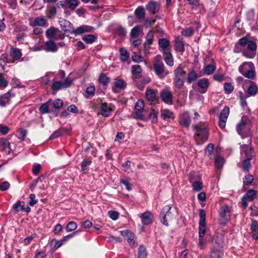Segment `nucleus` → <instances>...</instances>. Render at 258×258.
I'll return each mask as SVG.
<instances>
[{"mask_svg":"<svg viewBox=\"0 0 258 258\" xmlns=\"http://www.w3.org/2000/svg\"><path fill=\"white\" fill-rule=\"evenodd\" d=\"M226 106L224 107L219 116V125L221 128H224L226 126Z\"/></svg>","mask_w":258,"mask_h":258,"instance_id":"obj_27","label":"nucleus"},{"mask_svg":"<svg viewBox=\"0 0 258 258\" xmlns=\"http://www.w3.org/2000/svg\"><path fill=\"white\" fill-rule=\"evenodd\" d=\"M96 39V37L93 34L86 35L82 38V40L87 44L92 43Z\"/></svg>","mask_w":258,"mask_h":258,"instance_id":"obj_40","label":"nucleus"},{"mask_svg":"<svg viewBox=\"0 0 258 258\" xmlns=\"http://www.w3.org/2000/svg\"><path fill=\"white\" fill-rule=\"evenodd\" d=\"M159 47L163 49V52L165 50H171L169 47V41L165 38H160L159 40Z\"/></svg>","mask_w":258,"mask_h":258,"instance_id":"obj_28","label":"nucleus"},{"mask_svg":"<svg viewBox=\"0 0 258 258\" xmlns=\"http://www.w3.org/2000/svg\"><path fill=\"white\" fill-rule=\"evenodd\" d=\"M77 228V223L74 221H71L67 225L66 230L67 232H70L75 230Z\"/></svg>","mask_w":258,"mask_h":258,"instance_id":"obj_45","label":"nucleus"},{"mask_svg":"<svg viewBox=\"0 0 258 258\" xmlns=\"http://www.w3.org/2000/svg\"><path fill=\"white\" fill-rule=\"evenodd\" d=\"M254 67L251 62H244L239 67V71L245 77L252 79L254 76Z\"/></svg>","mask_w":258,"mask_h":258,"instance_id":"obj_7","label":"nucleus"},{"mask_svg":"<svg viewBox=\"0 0 258 258\" xmlns=\"http://www.w3.org/2000/svg\"><path fill=\"white\" fill-rule=\"evenodd\" d=\"M56 13V9L54 7H51L46 12V15L48 18H52Z\"/></svg>","mask_w":258,"mask_h":258,"instance_id":"obj_54","label":"nucleus"},{"mask_svg":"<svg viewBox=\"0 0 258 258\" xmlns=\"http://www.w3.org/2000/svg\"><path fill=\"white\" fill-rule=\"evenodd\" d=\"M216 69V63L213 59H211L210 64L205 66L204 68V74L207 75H210L213 74Z\"/></svg>","mask_w":258,"mask_h":258,"instance_id":"obj_21","label":"nucleus"},{"mask_svg":"<svg viewBox=\"0 0 258 258\" xmlns=\"http://www.w3.org/2000/svg\"><path fill=\"white\" fill-rule=\"evenodd\" d=\"M256 192L253 189H250L247 191L246 193V198H247L249 201H252L255 197Z\"/></svg>","mask_w":258,"mask_h":258,"instance_id":"obj_56","label":"nucleus"},{"mask_svg":"<svg viewBox=\"0 0 258 258\" xmlns=\"http://www.w3.org/2000/svg\"><path fill=\"white\" fill-rule=\"evenodd\" d=\"M142 68L140 66L136 64L132 66V72L136 79L142 76Z\"/></svg>","mask_w":258,"mask_h":258,"instance_id":"obj_26","label":"nucleus"},{"mask_svg":"<svg viewBox=\"0 0 258 258\" xmlns=\"http://www.w3.org/2000/svg\"><path fill=\"white\" fill-rule=\"evenodd\" d=\"M95 87L94 86H90L87 87L86 89V93L88 95L87 97L89 98V97H92L94 95L95 92Z\"/></svg>","mask_w":258,"mask_h":258,"instance_id":"obj_63","label":"nucleus"},{"mask_svg":"<svg viewBox=\"0 0 258 258\" xmlns=\"http://www.w3.org/2000/svg\"><path fill=\"white\" fill-rule=\"evenodd\" d=\"M219 222L221 224H226V208L222 207L220 212Z\"/></svg>","mask_w":258,"mask_h":258,"instance_id":"obj_37","label":"nucleus"},{"mask_svg":"<svg viewBox=\"0 0 258 258\" xmlns=\"http://www.w3.org/2000/svg\"><path fill=\"white\" fill-rule=\"evenodd\" d=\"M138 258H147V252L146 248L142 245H140L138 249Z\"/></svg>","mask_w":258,"mask_h":258,"instance_id":"obj_39","label":"nucleus"},{"mask_svg":"<svg viewBox=\"0 0 258 258\" xmlns=\"http://www.w3.org/2000/svg\"><path fill=\"white\" fill-rule=\"evenodd\" d=\"M161 117L164 120H166L167 119H173L174 116L173 113L171 111L167 109H165L161 110Z\"/></svg>","mask_w":258,"mask_h":258,"instance_id":"obj_23","label":"nucleus"},{"mask_svg":"<svg viewBox=\"0 0 258 258\" xmlns=\"http://www.w3.org/2000/svg\"><path fill=\"white\" fill-rule=\"evenodd\" d=\"M153 70L157 77L160 79H164L169 74L164 67L160 55H157L153 61Z\"/></svg>","mask_w":258,"mask_h":258,"instance_id":"obj_4","label":"nucleus"},{"mask_svg":"<svg viewBox=\"0 0 258 258\" xmlns=\"http://www.w3.org/2000/svg\"><path fill=\"white\" fill-rule=\"evenodd\" d=\"M200 220L199 227V235L200 238H202L206 233V212L204 209L199 211Z\"/></svg>","mask_w":258,"mask_h":258,"instance_id":"obj_9","label":"nucleus"},{"mask_svg":"<svg viewBox=\"0 0 258 258\" xmlns=\"http://www.w3.org/2000/svg\"><path fill=\"white\" fill-rule=\"evenodd\" d=\"M44 49L47 51L53 52H55L57 50L56 44L51 40L47 41L45 43V48Z\"/></svg>","mask_w":258,"mask_h":258,"instance_id":"obj_22","label":"nucleus"},{"mask_svg":"<svg viewBox=\"0 0 258 258\" xmlns=\"http://www.w3.org/2000/svg\"><path fill=\"white\" fill-rule=\"evenodd\" d=\"M175 46V50L181 53H182L185 50L183 42L179 39L176 40Z\"/></svg>","mask_w":258,"mask_h":258,"instance_id":"obj_33","label":"nucleus"},{"mask_svg":"<svg viewBox=\"0 0 258 258\" xmlns=\"http://www.w3.org/2000/svg\"><path fill=\"white\" fill-rule=\"evenodd\" d=\"M95 30V28L89 25H83L77 27L76 29L73 30L71 33L75 35H80L85 33L93 32Z\"/></svg>","mask_w":258,"mask_h":258,"instance_id":"obj_12","label":"nucleus"},{"mask_svg":"<svg viewBox=\"0 0 258 258\" xmlns=\"http://www.w3.org/2000/svg\"><path fill=\"white\" fill-rule=\"evenodd\" d=\"M39 111L42 114L48 113L49 111V102L42 104L39 108Z\"/></svg>","mask_w":258,"mask_h":258,"instance_id":"obj_52","label":"nucleus"},{"mask_svg":"<svg viewBox=\"0 0 258 258\" xmlns=\"http://www.w3.org/2000/svg\"><path fill=\"white\" fill-rule=\"evenodd\" d=\"M197 85L201 89V90L199 92L201 93H205L209 87V81L205 78L200 79L198 81Z\"/></svg>","mask_w":258,"mask_h":258,"instance_id":"obj_20","label":"nucleus"},{"mask_svg":"<svg viewBox=\"0 0 258 258\" xmlns=\"http://www.w3.org/2000/svg\"><path fill=\"white\" fill-rule=\"evenodd\" d=\"M142 223L144 225H148L151 224L153 221V215L150 212L147 211L141 215Z\"/></svg>","mask_w":258,"mask_h":258,"instance_id":"obj_18","label":"nucleus"},{"mask_svg":"<svg viewBox=\"0 0 258 258\" xmlns=\"http://www.w3.org/2000/svg\"><path fill=\"white\" fill-rule=\"evenodd\" d=\"M120 183L125 186L127 190H131L132 189L131 184L128 180L126 179H121L120 180Z\"/></svg>","mask_w":258,"mask_h":258,"instance_id":"obj_64","label":"nucleus"},{"mask_svg":"<svg viewBox=\"0 0 258 258\" xmlns=\"http://www.w3.org/2000/svg\"><path fill=\"white\" fill-rule=\"evenodd\" d=\"M135 109L137 111H142L144 108V102L142 100H139L135 104Z\"/></svg>","mask_w":258,"mask_h":258,"instance_id":"obj_60","label":"nucleus"},{"mask_svg":"<svg viewBox=\"0 0 258 258\" xmlns=\"http://www.w3.org/2000/svg\"><path fill=\"white\" fill-rule=\"evenodd\" d=\"M223 256V252H222L220 249L216 248L215 246L211 251L210 258H222Z\"/></svg>","mask_w":258,"mask_h":258,"instance_id":"obj_35","label":"nucleus"},{"mask_svg":"<svg viewBox=\"0 0 258 258\" xmlns=\"http://www.w3.org/2000/svg\"><path fill=\"white\" fill-rule=\"evenodd\" d=\"M146 97L150 102H153L156 98V92L153 89H149L146 91Z\"/></svg>","mask_w":258,"mask_h":258,"instance_id":"obj_34","label":"nucleus"},{"mask_svg":"<svg viewBox=\"0 0 258 258\" xmlns=\"http://www.w3.org/2000/svg\"><path fill=\"white\" fill-rule=\"evenodd\" d=\"M250 229L252 232V238L256 240L258 238V222L257 221H252Z\"/></svg>","mask_w":258,"mask_h":258,"instance_id":"obj_25","label":"nucleus"},{"mask_svg":"<svg viewBox=\"0 0 258 258\" xmlns=\"http://www.w3.org/2000/svg\"><path fill=\"white\" fill-rule=\"evenodd\" d=\"M58 31V29L54 27H51L48 29L45 32L46 36L48 38H54L56 36V33Z\"/></svg>","mask_w":258,"mask_h":258,"instance_id":"obj_30","label":"nucleus"},{"mask_svg":"<svg viewBox=\"0 0 258 258\" xmlns=\"http://www.w3.org/2000/svg\"><path fill=\"white\" fill-rule=\"evenodd\" d=\"M253 180V176L251 174H247L243 179V183L244 185H249L252 182Z\"/></svg>","mask_w":258,"mask_h":258,"instance_id":"obj_53","label":"nucleus"},{"mask_svg":"<svg viewBox=\"0 0 258 258\" xmlns=\"http://www.w3.org/2000/svg\"><path fill=\"white\" fill-rule=\"evenodd\" d=\"M14 96L11 90L3 95H0V106L4 107L7 104H9L11 98L14 97Z\"/></svg>","mask_w":258,"mask_h":258,"instance_id":"obj_15","label":"nucleus"},{"mask_svg":"<svg viewBox=\"0 0 258 258\" xmlns=\"http://www.w3.org/2000/svg\"><path fill=\"white\" fill-rule=\"evenodd\" d=\"M252 124L250 119L247 116L242 117L241 121L237 125V131L242 139L252 138L253 131L251 130Z\"/></svg>","mask_w":258,"mask_h":258,"instance_id":"obj_2","label":"nucleus"},{"mask_svg":"<svg viewBox=\"0 0 258 258\" xmlns=\"http://www.w3.org/2000/svg\"><path fill=\"white\" fill-rule=\"evenodd\" d=\"M30 25L32 26H42V27H47L48 24L46 19L44 16L37 17L31 22Z\"/></svg>","mask_w":258,"mask_h":258,"instance_id":"obj_16","label":"nucleus"},{"mask_svg":"<svg viewBox=\"0 0 258 258\" xmlns=\"http://www.w3.org/2000/svg\"><path fill=\"white\" fill-rule=\"evenodd\" d=\"M25 203L23 201H18L16 204H15L13 207V210L16 212H18L22 210L23 207H24Z\"/></svg>","mask_w":258,"mask_h":258,"instance_id":"obj_46","label":"nucleus"},{"mask_svg":"<svg viewBox=\"0 0 258 258\" xmlns=\"http://www.w3.org/2000/svg\"><path fill=\"white\" fill-rule=\"evenodd\" d=\"M191 122V118L187 111L183 112L180 116V124L186 127H188Z\"/></svg>","mask_w":258,"mask_h":258,"instance_id":"obj_14","label":"nucleus"},{"mask_svg":"<svg viewBox=\"0 0 258 258\" xmlns=\"http://www.w3.org/2000/svg\"><path fill=\"white\" fill-rule=\"evenodd\" d=\"M140 27L139 26H137L132 28L131 32L130 33L131 37L132 39L137 38L140 33Z\"/></svg>","mask_w":258,"mask_h":258,"instance_id":"obj_42","label":"nucleus"},{"mask_svg":"<svg viewBox=\"0 0 258 258\" xmlns=\"http://www.w3.org/2000/svg\"><path fill=\"white\" fill-rule=\"evenodd\" d=\"M72 83V80L67 78L63 82L59 81H53L51 86V89L54 91H57L61 89H65L71 86Z\"/></svg>","mask_w":258,"mask_h":258,"instance_id":"obj_10","label":"nucleus"},{"mask_svg":"<svg viewBox=\"0 0 258 258\" xmlns=\"http://www.w3.org/2000/svg\"><path fill=\"white\" fill-rule=\"evenodd\" d=\"M239 43L242 47H246L242 52L244 56L248 58L254 57L257 49L255 42L249 40L247 37H243L239 39Z\"/></svg>","mask_w":258,"mask_h":258,"instance_id":"obj_3","label":"nucleus"},{"mask_svg":"<svg viewBox=\"0 0 258 258\" xmlns=\"http://www.w3.org/2000/svg\"><path fill=\"white\" fill-rule=\"evenodd\" d=\"M135 236L134 234L132 232H131L130 234H129L128 236L126 237L127 242L132 246H134L135 245Z\"/></svg>","mask_w":258,"mask_h":258,"instance_id":"obj_62","label":"nucleus"},{"mask_svg":"<svg viewBox=\"0 0 258 258\" xmlns=\"http://www.w3.org/2000/svg\"><path fill=\"white\" fill-rule=\"evenodd\" d=\"M135 15L139 19H142L145 16V10L142 6L138 7L135 11Z\"/></svg>","mask_w":258,"mask_h":258,"instance_id":"obj_29","label":"nucleus"},{"mask_svg":"<svg viewBox=\"0 0 258 258\" xmlns=\"http://www.w3.org/2000/svg\"><path fill=\"white\" fill-rule=\"evenodd\" d=\"M1 144L3 146L4 149L8 153H10L11 151L10 149V143L9 141L7 139L2 140L1 141Z\"/></svg>","mask_w":258,"mask_h":258,"instance_id":"obj_49","label":"nucleus"},{"mask_svg":"<svg viewBox=\"0 0 258 258\" xmlns=\"http://www.w3.org/2000/svg\"><path fill=\"white\" fill-rule=\"evenodd\" d=\"M120 54V59L122 61H125L127 60L129 55L127 51L124 48H121L119 50Z\"/></svg>","mask_w":258,"mask_h":258,"instance_id":"obj_48","label":"nucleus"},{"mask_svg":"<svg viewBox=\"0 0 258 258\" xmlns=\"http://www.w3.org/2000/svg\"><path fill=\"white\" fill-rule=\"evenodd\" d=\"M193 34L194 30L191 27L186 28L181 32V34L185 37L192 36Z\"/></svg>","mask_w":258,"mask_h":258,"instance_id":"obj_51","label":"nucleus"},{"mask_svg":"<svg viewBox=\"0 0 258 258\" xmlns=\"http://www.w3.org/2000/svg\"><path fill=\"white\" fill-rule=\"evenodd\" d=\"M114 84L115 87L119 89H123L126 87V83L122 80H119L116 81Z\"/></svg>","mask_w":258,"mask_h":258,"instance_id":"obj_59","label":"nucleus"},{"mask_svg":"<svg viewBox=\"0 0 258 258\" xmlns=\"http://www.w3.org/2000/svg\"><path fill=\"white\" fill-rule=\"evenodd\" d=\"M252 159H243L242 168L244 171L248 172L251 168L250 161Z\"/></svg>","mask_w":258,"mask_h":258,"instance_id":"obj_38","label":"nucleus"},{"mask_svg":"<svg viewBox=\"0 0 258 258\" xmlns=\"http://www.w3.org/2000/svg\"><path fill=\"white\" fill-rule=\"evenodd\" d=\"M171 208L172 206L171 205L165 206L160 213L161 221L166 226L168 225V221L171 220L173 218V215L170 212Z\"/></svg>","mask_w":258,"mask_h":258,"instance_id":"obj_8","label":"nucleus"},{"mask_svg":"<svg viewBox=\"0 0 258 258\" xmlns=\"http://www.w3.org/2000/svg\"><path fill=\"white\" fill-rule=\"evenodd\" d=\"M92 163V159L91 158H87L84 159L81 163V169L84 171L87 167L89 166Z\"/></svg>","mask_w":258,"mask_h":258,"instance_id":"obj_47","label":"nucleus"},{"mask_svg":"<svg viewBox=\"0 0 258 258\" xmlns=\"http://www.w3.org/2000/svg\"><path fill=\"white\" fill-rule=\"evenodd\" d=\"M171 50H165L163 52V58L166 63L170 66L172 67L174 64L173 58L170 52Z\"/></svg>","mask_w":258,"mask_h":258,"instance_id":"obj_19","label":"nucleus"},{"mask_svg":"<svg viewBox=\"0 0 258 258\" xmlns=\"http://www.w3.org/2000/svg\"><path fill=\"white\" fill-rule=\"evenodd\" d=\"M160 97L164 103L168 104H172L173 95L168 88H165L161 91Z\"/></svg>","mask_w":258,"mask_h":258,"instance_id":"obj_11","label":"nucleus"},{"mask_svg":"<svg viewBox=\"0 0 258 258\" xmlns=\"http://www.w3.org/2000/svg\"><path fill=\"white\" fill-rule=\"evenodd\" d=\"M147 10L151 14L158 13L160 9V4L158 2L151 1L146 6Z\"/></svg>","mask_w":258,"mask_h":258,"instance_id":"obj_13","label":"nucleus"},{"mask_svg":"<svg viewBox=\"0 0 258 258\" xmlns=\"http://www.w3.org/2000/svg\"><path fill=\"white\" fill-rule=\"evenodd\" d=\"M240 154L242 159H252L255 157L254 149L252 146V138H248L247 144L240 145Z\"/></svg>","mask_w":258,"mask_h":258,"instance_id":"obj_5","label":"nucleus"},{"mask_svg":"<svg viewBox=\"0 0 258 258\" xmlns=\"http://www.w3.org/2000/svg\"><path fill=\"white\" fill-rule=\"evenodd\" d=\"M116 34L120 37H124L126 34V31L125 28L119 26L116 28Z\"/></svg>","mask_w":258,"mask_h":258,"instance_id":"obj_58","label":"nucleus"},{"mask_svg":"<svg viewBox=\"0 0 258 258\" xmlns=\"http://www.w3.org/2000/svg\"><path fill=\"white\" fill-rule=\"evenodd\" d=\"M186 72L180 67H178L174 71L173 84L178 89H181L184 85V77Z\"/></svg>","mask_w":258,"mask_h":258,"instance_id":"obj_6","label":"nucleus"},{"mask_svg":"<svg viewBox=\"0 0 258 258\" xmlns=\"http://www.w3.org/2000/svg\"><path fill=\"white\" fill-rule=\"evenodd\" d=\"M154 33L152 30H150L148 32L146 36V41L145 42L148 43L149 44H152L153 41Z\"/></svg>","mask_w":258,"mask_h":258,"instance_id":"obj_57","label":"nucleus"},{"mask_svg":"<svg viewBox=\"0 0 258 258\" xmlns=\"http://www.w3.org/2000/svg\"><path fill=\"white\" fill-rule=\"evenodd\" d=\"M66 3L68 8L74 10L78 6L79 2L78 0H66Z\"/></svg>","mask_w":258,"mask_h":258,"instance_id":"obj_44","label":"nucleus"},{"mask_svg":"<svg viewBox=\"0 0 258 258\" xmlns=\"http://www.w3.org/2000/svg\"><path fill=\"white\" fill-rule=\"evenodd\" d=\"M59 24L64 31H71L73 27L71 23L68 20L62 19L59 21Z\"/></svg>","mask_w":258,"mask_h":258,"instance_id":"obj_24","label":"nucleus"},{"mask_svg":"<svg viewBox=\"0 0 258 258\" xmlns=\"http://www.w3.org/2000/svg\"><path fill=\"white\" fill-rule=\"evenodd\" d=\"M214 145L213 144L210 143L208 145L206 148V152H208V156L211 158L212 157V154L213 153L214 150Z\"/></svg>","mask_w":258,"mask_h":258,"instance_id":"obj_61","label":"nucleus"},{"mask_svg":"<svg viewBox=\"0 0 258 258\" xmlns=\"http://www.w3.org/2000/svg\"><path fill=\"white\" fill-rule=\"evenodd\" d=\"M111 104L109 105L106 102L102 103L100 106L101 114L104 117H108L110 112L112 111L111 108Z\"/></svg>","mask_w":258,"mask_h":258,"instance_id":"obj_17","label":"nucleus"},{"mask_svg":"<svg viewBox=\"0 0 258 258\" xmlns=\"http://www.w3.org/2000/svg\"><path fill=\"white\" fill-rule=\"evenodd\" d=\"M225 160L221 156H217L215 159V165L217 169L221 168L224 163Z\"/></svg>","mask_w":258,"mask_h":258,"instance_id":"obj_41","label":"nucleus"},{"mask_svg":"<svg viewBox=\"0 0 258 258\" xmlns=\"http://www.w3.org/2000/svg\"><path fill=\"white\" fill-rule=\"evenodd\" d=\"M258 92V87L255 84H251L247 89V95L248 97L250 96H255Z\"/></svg>","mask_w":258,"mask_h":258,"instance_id":"obj_31","label":"nucleus"},{"mask_svg":"<svg viewBox=\"0 0 258 258\" xmlns=\"http://www.w3.org/2000/svg\"><path fill=\"white\" fill-rule=\"evenodd\" d=\"M110 79L104 74H101L99 77V82L104 86H107L109 83Z\"/></svg>","mask_w":258,"mask_h":258,"instance_id":"obj_43","label":"nucleus"},{"mask_svg":"<svg viewBox=\"0 0 258 258\" xmlns=\"http://www.w3.org/2000/svg\"><path fill=\"white\" fill-rule=\"evenodd\" d=\"M10 54L15 60H18L22 56L20 50L17 48L12 47L10 49Z\"/></svg>","mask_w":258,"mask_h":258,"instance_id":"obj_32","label":"nucleus"},{"mask_svg":"<svg viewBox=\"0 0 258 258\" xmlns=\"http://www.w3.org/2000/svg\"><path fill=\"white\" fill-rule=\"evenodd\" d=\"M8 82L4 78L3 75L0 73V89H4L7 87Z\"/></svg>","mask_w":258,"mask_h":258,"instance_id":"obj_55","label":"nucleus"},{"mask_svg":"<svg viewBox=\"0 0 258 258\" xmlns=\"http://www.w3.org/2000/svg\"><path fill=\"white\" fill-rule=\"evenodd\" d=\"M194 132V138L198 145L203 144L208 139L209 128L207 122H200L192 125Z\"/></svg>","mask_w":258,"mask_h":258,"instance_id":"obj_1","label":"nucleus"},{"mask_svg":"<svg viewBox=\"0 0 258 258\" xmlns=\"http://www.w3.org/2000/svg\"><path fill=\"white\" fill-rule=\"evenodd\" d=\"M199 76L198 74L194 71H192L188 73L187 78V83L188 84H191L192 82L195 81Z\"/></svg>","mask_w":258,"mask_h":258,"instance_id":"obj_36","label":"nucleus"},{"mask_svg":"<svg viewBox=\"0 0 258 258\" xmlns=\"http://www.w3.org/2000/svg\"><path fill=\"white\" fill-rule=\"evenodd\" d=\"M192 186L194 190L196 191H200L203 188V184L200 181H193Z\"/></svg>","mask_w":258,"mask_h":258,"instance_id":"obj_50","label":"nucleus"}]
</instances>
